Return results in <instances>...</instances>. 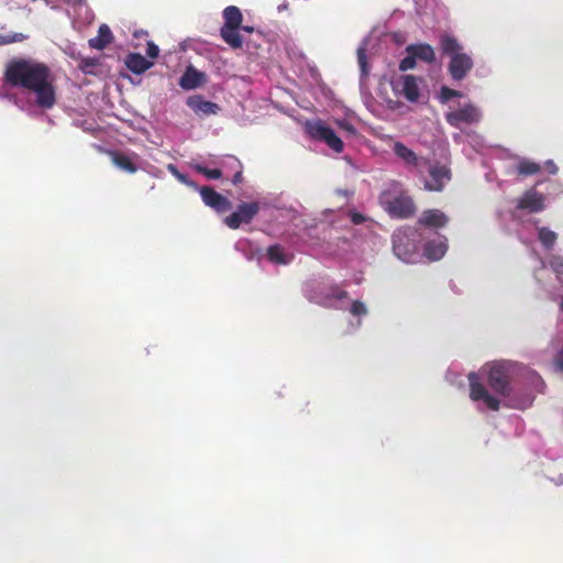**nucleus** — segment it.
<instances>
[{"label":"nucleus","mask_w":563,"mask_h":563,"mask_svg":"<svg viewBox=\"0 0 563 563\" xmlns=\"http://www.w3.org/2000/svg\"><path fill=\"white\" fill-rule=\"evenodd\" d=\"M3 77L10 86L34 93L40 108L52 109L55 106L54 75L45 63L31 58H13L7 64Z\"/></svg>","instance_id":"1"},{"label":"nucleus","mask_w":563,"mask_h":563,"mask_svg":"<svg viewBox=\"0 0 563 563\" xmlns=\"http://www.w3.org/2000/svg\"><path fill=\"white\" fill-rule=\"evenodd\" d=\"M439 45L442 54L450 56L448 71L452 79L463 80L474 66L472 57L463 52L462 45L450 34H442Z\"/></svg>","instance_id":"2"},{"label":"nucleus","mask_w":563,"mask_h":563,"mask_svg":"<svg viewBox=\"0 0 563 563\" xmlns=\"http://www.w3.org/2000/svg\"><path fill=\"white\" fill-rule=\"evenodd\" d=\"M487 384L497 394L509 397L511 388V365L506 362H495L485 366Z\"/></svg>","instance_id":"3"},{"label":"nucleus","mask_w":563,"mask_h":563,"mask_svg":"<svg viewBox=\"0 0 563 563\" xmlns=\"http://www.w3.org/2000/svg\"><path fill=\"white\" fill-rule=\"evenodd\" d=\"M380 202L389 216L399 219H408L415 216L417 208L412 198L400 192L397 196H391L390 192H383L380 196Z\"/></svg>","instance_id":"4"},{"label":"nucleus","mask_w":563,"mask_h":563,"mask_svg":"<svg viewBox=\"0 0 563 563\" xmlns=\"http://www.w3.org/2000/svg\"><path fill=\"white\" fill-rule=\"evenodd\" d=\"M306 131L313 140L324 142L334 152L341 153L343 151L342 140L323 121L307 122Z\"/></svg>","instance_id":"5"},{"label":"nucleus","mask_w":563,"mask_h":563,"mask_svg":"<svg viewBox=\"0 0 563 563\" xmlns=\"http://www.w3.org/2000/svg\"><path fill=\"white\" fill-rule=\"evenodd\" d=\"M446 123L453 128L460 129L462 124H476L482 119L481 110L473 103H466L459 110H452L444 113Z\"/></svg>","instance_id":"6"},{"label":"nucleus","mask_w":563,"mask_h":563,"mask_svg":"<svg viewBox=\"0 0 563 563\" xmlns=\"http://www.w3.org/2000/svg\"><path fill=\"white\" fill-rule=\"evenodd\" d=\"M260 212V203L256 201L253 202H242L238 206L236 211L231 213L224 219V223L233 230H236L241 227V224H249Z\"/></svg>","instance_id":"7"},{"label":"nucleus","mask_w":563,"mask_h":563,"mask_svg":"<svg viewBox=\"0 0 563 563\" xmlns=\"http://www.w3.org/2000/svg\"><path fill=\"white\" fill-rule=\"evenodd\" d=\"M470 382V398L473 401L483 400L486 407L490 410L497 411L500 408V401L498 398L492 396L486 387L479 382V377L476 373L471 372L467 376Z\"/></svg>","instance_id":"8"},{"label":"nucleus","mask_w":563,"mask_h":563,"mask_svg":"<svg viewBox=\"0 0 563 563\" xmlns=\"http://www.w3.org/2000/svg\"><path fill=\"white\" fill-rule=\"evenodd\" d=\"M393 88L410 102H417L420 97L418 78L413 75L400 76L393 82Z\"/></svg>","instance_id":"9"},{"label":"nucleus","mask_w":563,"mask_h":563,"mask_svg":"<svg viewBox=\"0 0 563 563\" xmlns=\"http://www.w3.org/2000/svg\"><path fill=\"white\" fill-rule=\"evenodd\" d=\"M394 154L402 161L409 172L418 170L421 165L427 164L428 161L418 156L412 150L401 142H395L393 145Z\"/></svg>","instance_id":"10"},{"label":"nucleus","mask_w":563,"mask_h":563,"mask_svg":"<svg viewBox=\"0 0 563 563\" xmlns=\"http://www.w3.org/2000/svg\"><path fill=\"white\" fill-rule=\"evenodd\" d=\"M199 192L205 205L218 212L227 211L232 207L230 200L217 192L212 187L203 186L199 189Z\"/></svg>","instance_id":"11"},{"label":"nucleus","mask_w":563,"mask_h":563,"mask_svg":"<svg viewBox=\"0 0 563 563\" xmlns=\"http://www.w3.org/2000/svg\"><path fill=\"white\" fill-rule=\"evenodd\" d=\"M518 210H527L530 213H537L544 209V196L534 190H527L517 203Z\"/></svg>","instance_id":"12"},{"label":"nucleus","mask_w":563,"mask_h":563,"mask_svg":"<svg viewBox=\"0 0 563 563\" xmlns=\"http://www.w3.org/2000/svg\"><path fill=\"white\" fill-rule=\"evenodd\" d=\"M429 174L431 180L426 181L424 187L431 191H441L451 179V170L446 166H431Z\"/></svg>","instance_id":"13"},{"label":"nucleus","mask_w":563,"mask_h":563,"mask_svg":"<svg viewBox=\"0 0 563 563\" xmlns=\"http://www.w3.org/2000/svg\"><path fill=\"white\" fill-rule=\"evenodd\" d=\"M187 106L198 115L208 117L217 114L220 111L219 104L205 100L200 95L190 96L187 99Z\"/></svg>","instance_id":"14"},{"label":"nucleus","mask_w":563,"mask_h":563,"mask_svg":"<svg viewBox=\"0 0 563 563\" xmlns=\"http://www.w3.org/2000/svg\"><path fill=\"white\" fill-rule=\"evenodd\" d=\"M206 82V75L194 66H188L179 79V86L185 90L196 89Z\"/></svg>","instance_id":"15"},{"label":"nucleus","mask_w":563,"mask_h":563,"mask_svg":"<svg viewBox=\"0 0 563 563\" xmlns=\"http://www.w3.org/2000/svg\"><path fill=\"white\" fill-rule=\"evenodd\" d=\"M125 66L133 74L141 75L153 66V62L139 53H130L125 57Z\"/></svg>","instance_id":"16"},{"label":"nucleus","mask_w":563,"mask_h":563,"mask_svg":"<svg viewBox=\"0 0 563 563\" xmlns=\"http://www.w3.org/2000/svg\"><path fill=\"white\" fill-rule=\"evenodd\" d=\"M407 53H413L417 59L432 64L435 60V52L430 44H410L406 47Z\"/></svg>","instance_id":"17"},{"label":"nucleus","mask_w":563,"mask_h":563,"mask_svg":"<svg viewBox=\"0 0 563 563\" xmlns=\"http://www.w3.org/2000/svg\"><path fill=\"white\" fill-rule=\"evenodd\" d=\"M448 218L440 210L432 209L422 213L419 223L429 228H442L446 224Z\"/></svg>","instance_id":"18"},{"label":"nucleus","mask_w":563,"mask_h":563,"mask_svg":"<svg viewBox=\"0 0 563 563\" xmlns=\"http://www.w3.org/2000/svg\"><path fill=\"white\" fill-rule=\"evenodd\" d=\"M113 41V35L107 24H101L98 30V35L88 41L89 46L96 49H103Z\"/></svg>","instance_id":"19"},{"label":"nucleus","mask_w":563,"mask_h":563,"mask_svg":"<svg viewBox=\"0 0 563 563\" xmlns=\"http://www.w3.org/2000/svg\"><path fill=\"white\" fill-rule=\"evenodd\" d=\"M224 23L221 29H240L242 24V13L235 5L227 7L223 10Z\"/></svg>","instance_id":"20"},{"label":"nucleus","mask_w":563,"mask_h":563,"mask_svg":"<svg viewBox=\"0 0 563 563\" xmlns=\"http://www.w3.org/2000/svg\"><path fill=\"white\" fill-rule=\"evenodd\" d=\"M109 156L112 163L122 170L128 173H135L137 170V166L131 161V158L122 152L119 151H109Z\"/></svg>","instance_id":"21"},{"label":"nucleus","mask_w":563,"mask_h":563,"mask_svg":"<svg viewBox=\"0 0 563 563\" xmlns=\"http://www.w3.org/2000/svg\"><path fill=\"white\" fill-rule=\"evenodd\" d=\"M239 30L240 29H220L221 38L233 49H239L243 46V38Z\"/></svg>","instance_id":"22"},{"label":"nucleus","mask_w":563,"mask_h":563,"mask_svg":"<svg viewBox=\"0 0 563 563\" xmlns=\"http://www.w3.org/2000/svg\"><path fill=\"white\" fill-rule=\"evenodd\" d=\"M267 258L276 264L286 265L290 262V257L285 253L284 249L278 245H271L267 249Z\"/></svg>","instance_id":"23"},{"label":"nucleus","mask_w":563,"mask_h":563,"mask_svg":"<svg viewBox=\"0 0 563 563\" xmlns=\"http://www.w3.org/2000/svg\"><path fill=\"white\" fill-rule=\"evenodd\" d=\"M538 239L544 246V249L551 250L556 242L558 235L554 231L550 230L549 228L542 227L538 229Z\"/></svg>","instance_id":"24"},{"label":"nucleus","mask_w":563,"mask_h":563,"mask_svg":"<svg viewBox=\"0 0 563 563\" xmlns=\"http://www.w3.org/2000/svg\"><path fill=\"white\" fill-rule=\"evenodd\" d=\"M426 255L433 261L440 260L446 252V245L442 242H429L424 249Z\"/></svg>","instance_id":"25"},{"label":"nucleus","mask_w":563,"mask_h":563,"mask_svg":"<svg viewBox=\"0 0 563 563\" xmlns=\"http://www.w3.org/2000/svg\"><path fill=\"white\" fill-rule=\"evenodd\" d=\"M540 170L541 166L538 163L528 159H522L517 165V172L522 176L536 175Z\"/></svg>","instance_id":"26"},{"label":"nucleus","mask_w":563,"mask_h":563,"mask_svg":"<svg viewBox=\"0 0 563 563\" xmlns=\"http://www.w3.org/2000/svg\"><path fill=\"white\" fill-rule=\"evenodd\" d=\"M29 36L23 33L11 32L8 34H0V46L9 45L12 43L23 42Z\"/></svg>","instance_id":"27"},{"label":"nucleus","mask_w":563,"mask_h":563,"mask_svg":"<svg viewBox=\"0 0 563 563\" xmlns=\"http://www.w3.org/2000/svg\"><path fill=\"white\" fill-rule=\"evenodd\" d=\"M462 97V92L452 88H449L446 86L441 87L439 100L441 103H446L452 98H460Z\"/></svg>","instance_id":"28"},{"label":"nucleus","mask_w":563,"mask_h":563,"mask_svg":"<svg viewBox=\"0 0 563 563\" xmlns=\"http://www.w3.org/2000/svg\"><path fill=\"white\" fill-rule=\"evenodd\" d=\"M196 170L209 179H219L222 177V172L219 168H208L202 165H197Z\"/></svg>","instance_id":"29"},{"label":"nucleus","mask_w":563,"mask_h":563,"mask_svg":"<svg viewBox=\"0 0 563 563\" xmlns=\"http://www.w3.org/2000/svg\"><path fill=\"white\" fill-rule=\"evenodd\" d=\"M167 168L180 183L196 187L195 183L190 180L187 175L180 173L174 164H169Z\"/></svg>","instance_id":"30"},{"label":"nucleus","mask_w":563,"mask_h":563,"mask_svg":"<svg viewBox=\"0 0 563 563\" xmlns=\"http://www.w3.org/2000/svg\"><path fill=\"white\" fill-rule=\"evenodd\" d=\"M416 60H417V58L413 55V53H408V55L400 60L399 69L401 71H406V70L415 68L416 67Z\"/></svg>","instance_id":"31"},{"label":"nucleus","mask_w":563,"mask_h":563,"mask_svg":"<svg viewBox=\"0 0 563 563\" xmlns=\"http://www.w3.org/2000/svg\"><path fill=\"white\" fill-rule=\"evenodd\" d=\"M350 312L353 314V316H365L367 314V308L366 306L364 305V302L360 301V300H354L351 305V309H350Z\"/></svg>","instance_id":"32"},{"label":"nucleus","mask_w":563,"mask_h":563,"mask_svg":"<svg viewBox=\"0 0 563 563\" xmlns=\"http://www.w3.org/2000/svg\"><path fill=\"white\" fill-rule=\"evenodd\" d=\"M549 264L551 268L559 275H563V257L559 255H553Z\"/></svg>","instance_id":"33"},{"label":"nucleus","mask_w":563,"mask_h":563,"mask_svg":"<svg viewBox=\"0 0 563 563\" xmlns=\"http://www.w3.org/2000/svg\"><path fill=\"white\" fill-rule=\"evenodd\" d=\"M357 60L363 74H367V57H366V48L358 47L357 49Z\"/></svg>","instance_id":"34"},{"label":"nucleus","mask_w":563,"mask_h":563,"mask_svg":"<svg viewBox=\"0 0 563 563\" xmlns=\"http://www.w3.org/2000/svg\"><path fill=\"white\" fill-rule=\"evenodd\" d=\"M328 297L335 298V299H344L347 297V291L341 289L338 285H332L329 288Z\"/></svg>","instance_id":"35"},{"label":"nucleus","mask_w":563,"mask_h":563,"mask_svg":"<svg viewBox=\"0 0 563 563\" xmlns=\"http://www.w3.org/2000/svg\"><path fill=\"white\" fill-rule=\"evenodd\" d=\"M97 65H98L97 58L87 57V58H81L79 67L84 71H87L89 68L96 67Z\"/></svg>","instance_id":"36"},{"label":"nucleus","mask_w":563,"mask_h":563,"mask_svg":"<svg viewBox=\"0 0 563 563\" xmlns=\"http://www.w3.org/2000/svg\"><path fill=\"white\" fill-rule=\"evenodd\" d=\"M146 54L150 58H156L159 54V48L154 42H147Z\"/></svg>","instance_id":"37"},{"label":"nucleus","mask_w":563,"mask_h":563,"mask_svg":"<svg viewBox=\"0 0 563 563\" xmlns=\"http://www.w3.org/2000/svg\"><path fill=\"white\" fill-rule=\"evenodd\" d=\"M339 126L346 131L347 133L354 135L356 134V129L354 128V125L345 120H342V121H339L338 122Z\"/></svg>","instance_id":"38"},{"label":"nucleus","mask_w":563,"mask_h":563,"mask_svg":"<svg viewBox=\"0 0 563 563\" xmlns=\"http://www.w3.org/2000/svg\"><path fill=\"white\" fill-rule=\"evenodd\" d=\"M350 219H351L352 223L356 224V225L364 223L366 220L364 214L356 212V211H353L350 213Z\"/></svg>","instance_id":"39"},{"label":"nucleus","mask_w":563,"mask_h":563,"mask_svg":"<svg viewBox=\"0 0 563 563\" xmlns=\"http://www.w3.org/2000/svg\"><path fill=\"white\" fill-rule=\"evenodd\" d=\"M401 240L400 236L394 235L393 243H394V251L395 253L400 257V244L399 241Z\"/></svg>","instance_id":"40"},{"label":"nucleus","mask_w":563,"mask_h":563,"mask_svg":"<svg viewBox=\"0 0 563 563\" xmlns=\"http://www.w3.org/2000/svg\"><path fill=\"white\" fill-rule=\"evenodd\" d=\"M242 180H243V175H242V172H241V170H239V172H236V173L234 174V176H233V178H232V183H233L234 185H238V184H240Z\"/></svg>","instance_id":"41"},{"label":"nucleus","mask_w":563,"mask_h":563,"mask_svg":"<svg viewBox=\"0 0 563 563\" xmlns=\"http://www.w3.org/2000/svg\"><path fill=\"white\" fill-rule=\"evenodd\" d=\"M547 165L551 174H555L558 172V167L552 161H548Z\"/></svg>","instance_id":"42"},{"label":"nucleus","mask_w":563,"mask_h":563,"mask_svg":"<svg viewBox=\"0 0 563 563\" xmlns=\"http://www.w3.org/2000/svg\"><path fill=\"white\" fill-rule=\"evenodd\" d=\"M556 365L561 372H563V353H561L556 358Z\"/></svg>","instance_id":"43"},{"label":"nucleus","mask_w":563,"mask_h":563,"mask_svg":"<svg viewBox=\"0 0 563 563\" xmlns=\"http://www.w3.org/2000/svg\"><path fill=\"white\" fill-rule=\"evenodd\" d=\"M240 29L247 33H252L254 31L253 26H247V25H242V24H241Z\"/></svg>","instance_id":"44"}]
</instances>
